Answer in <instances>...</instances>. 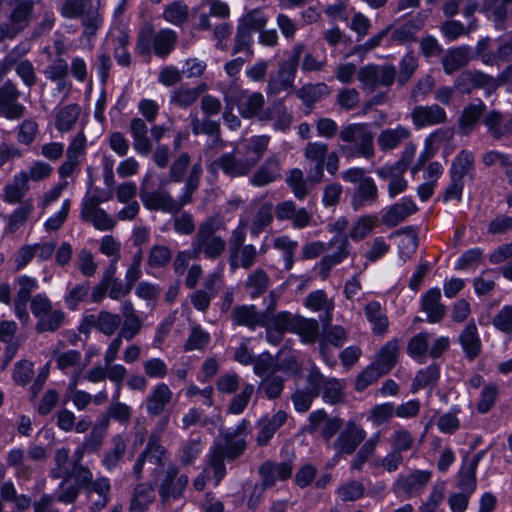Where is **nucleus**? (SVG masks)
Here are the masks:
<instances>
[{
  "mask_svg": "<svg viewBox=\"0 0 512 512\" xmlns=\"http://www.w3.org/2000/svg\"><path fill=\"white\" fill-rule=\"evenodd\" d=\"M440 301L441 291L438 287L430 288L421 296V311L427 314V322L439 323L444 319L446 306Z\"/></svg>",
  "mask_w": 512,
  "mask_h": 512,
  "instance_id": "obj_21",
  "label": "nucleus"
},
{
  "mask_svg": "<svg viewBox=\"0 0 512 512\" xmlns=\"http://www.w3.org/2000/svg\"><path fill=\"white\" fill-rule=\"evenodd\" d=\"M58 11L65 19L81 18L83 36L88 39L95 37L103 25V16L99 8L92 5L87 8V0H63Z\"/></svg>",
  "mask_w": 512,
  "mask_h": 512,
  "instance_id": "obj_6",
  "label": "nucleus"
},
{
  "mask_svg": "<svg viewBox=\"0 0 512 512\" xmlns=\"http://www.w3.org/2000/svg\"><path fill=\"white\" fill-rule=\"evenodd\" d=\"M269 284V277L263 269H256L246 280V288L251 298H257L266 292Z\"/></svg>",
  "mask_w": 512,
  "mask_h": 512,
  "instance_id": "obj_58",
  "label": "nucleus"
},
{
  "mask_svg": "<svg viewBox=\"0 0 512 512\" xmlns=\"http://www.w3.org/2000/svg\"><path fill=\"white\" fill-rule=\"evenodd\" d=\"M477 28V19L468 20V25L465 26L463 23L457 20H446L442 26L441 31L446 39L454 41L464 34H468Z\"/></svg>",
  "mask_w": 512,
  "mask_h": 512,
  "instance_id": "obj_53",
  "label": "nucleus"
},
{
  "mask_svg": "<svg viewBox=\"0 0 512 512\" xmlns=\"http://www.w3.org/2000/svg\"><path fill=\"white\" fill-rule=\"evenodd\" d=\"M88 477L84 482L75 479V483H70L62 493L57 495V501L63 504H74L80 493L84 492L88 498L92 493L98 495V499L89 506L90 512H100L110 501L111 484L107 477H98L93 479L92 471L88 472Z\"/></svg>",
  "mask_w": 512,
  "mask_h": 512,
  "instance_id": "obj_1",
  "label": "nucleus"
},
{
  "mask_svg": "<svg viewBox=\"0 0 512 512\" xmlns=\"http://www.w3.org/2000/svg\"><path fill=\"white\" fill-rule=\"evenodd\" d=\"M429 334L420 332L414 335L407 344V354L418 363H424L429 348Z\"/></svg>",
  "mask_w": 512,
  "mask_h": 512,
  "instance_id": "obj_50",
  "label": "nucleus"
},
{
  "mask_svg": "<svg viewBox=\"0 0 512 512\" xmlns=\"http://www.w3.org/2000/svg\"><path fill=\"white\" fill-rule=\"evenodd\" d=\"M410 136V131L398 125L396 128L382 130L378 136L377 142L382 151L395 149L399 144Z\"/></svg>",
  "mask_w": 512,
  "mask_h": 512,
  "instance_id": "obj_44",
  "label": "nucleus"
},
{
  "mask_svg": "<svg viewBox=\"0 0 512 512\" xmlns=\"http://www.w3.org/2000/svg\"><path fill=\"white\" fill-rule=\"evenodd\" d=\"M339 139L353 144L341 145L339 148L347 158L371 159L374 156V136L365 124L353 123L343 127L339 132Z\"/></svg>",
  "mask_w": 512,
  "mask_h": 512,
  "instance_id": "obj_5",
  "label": "nucleus"
},
{
  "mask_svg": "<svg viewBox=\"0 0 512 512\" xmlns=\"http://www.w3.org/2000/svg\"><path fill=\"white\" fill-rule=\"evenodd\" d=\"M405 234L407 238L402 239L398 245V254L401 260H409L418 248V229L415 226H405L393 232L390 237Z\"/></svg>",
  "mask_w": 512,
  "mask_h": 512,
  "instance_id": "obj_35",
  "label": "nucleus"
},
{
  "mask_svg": "<svg viewBox=\"0 0 512 512\" xmlns=\"http://www.w3.org/2000/svg\"><path fill=\"white\" fill-rule=\"evenodd\" d=\"M74 474L70 450L67 447L57 449L54 455V466L49 470V477L53 480L62 479L58 485L59 493H62L70 483H75Z\"/></svg>",
  "mask_w": 512,
  "mask_h": 512,
  "instance_id": "obj_15",
  "label": "nucleus"
},
{
  "mask_svg": "<svg viewBox=\"0 0 512 512\" xmlns=\"http://www.w3.org/2000/svg\"><path fill=\"white\" fill-rule=\"evenodd\" d=\"M413 123L417 128L444 123L447 120L445 110L438 104L417 106L412 112Z\"/></svg>",
  "mask_w": 512,
  "mask_h": 512,
  "instance_id": "obj_23",
  "label": "nucleus"
},
{
  "mask_svg": "<svg viewBox=\"0 0 512 512\" xmlns=\"http://www.w3.org/2000/svg\"><path fill=\"white\" fill-rule=\"evenodd\" d=\"M395 78L396 68L392 64L382 67L369 64L361 67L358 71V80L361 82L363 88L369 91H374L378 85L390 87L393 85Z\"/></svg>",
  "mask_w": 512,
  "mask_h": 512,
  "instance_id": "obj_11",
  "label": "nucleus"
},
{
  "mask_svg": "<svg viewBox=\"0 0 512 512\" xmlns=\"http://www.w3.org/2000/svg\"><path fill=\"white\" fill-rule=\"evenodd\" d=\"M378 199V187L372 177H367L354 188L351 195V207L354 211H359L375 205Z\"/></svg>",
  "mask_w": 512,
  "mask_h": 512,
  "instance_id": "obj_19",
  "label": "nucleus"
},
{
  "mask_svg": "<svg viewBox=\"0 0 512 512\" xmlns=\"http://www.w3.org/2000/svg\"><path fill=\"white\" fill-rule=\"evenodd\" d=\"M375 172L380 179H389L388 195L391 199L403 193L408 187V182L403 176L405 172L394 170L390 166L385 165L377 168Z\"/></svg>",
  "mask_w": 512,
  "mask_h": 512,
  "instance_id": "obj_29",
  "label": "nucleus"
},
{
  "mask_svg": "<svg viewBox=\"0 0 512 512\" xmlns=\"http://www.w3.org/2000/svg\"><path fill=\"white\" fill-rule=\"evenodd\" d=\"M154 498L152 485L149 483L137 484L130 501V512H145Z\"/></svg>",
  "mask_w": 512,
  "mask_h": 512,
  "instance_id": "obj_41",
  "label": "nucleus"
},
{
  "mask_svg": "<svg viewBox=\"0 0 512 512\" xmlns=\"http://www.w3.org/2000/svg\"><path fill=\"white\" fill-rule=\"evenodd\" d=\"M344 384L335 377H326L321 397L324 403L337 405L345 401Z\"/></svg>",
  "mask_w": 512,
  "mask_h": 512,
  "instance_id": "obj_45",
  "label": "nucleus"
},
{
  "mask_svg": "<svg viewBox=\"0 0 512 512\" xmlns=\"http://www.w3.org/2000/svg\"><path fill=\"white\" fill-rule=\"evenodd\" d=\"M422 25L420 20H408L392 31L391 40L401 44L413 42Z\"/></svg>",
  "mask_w": 512,
  "mask_h": 512,
  "instance_id": "obj_55",
  "label": "nucleus"
},
{
  "mask_svg": "<svg viewBox=\"0 0 512 512\" xmlns=\"http://www.w3.org/2000/svg\"><path fill=\"white\" fill-rule=\"evenodd\" d=\"M113 56L117 64L121 67H129L132 63V56L128 51L130 36L128 32L121 31L114 39Z\"/></svg>",
  "mask_w": 512,
  "mask_h": 512,
  "instance_id": "obj_56",
  "label": "nucleus"
},
{
  "mask_svg": "<svg viewBox=\"0 0 512 512\" xmlns=\"http://www.w3.org/2000/svg\"><path fill=\"white\" fill-rule=\"evenodd\" d=\"M69 73L68 63L64 58L57 57L44 70L47 79L57 82L58 90H62L66 85V78Z\"/></svg>",
  "mask_w": 512,
  "mask_h": 512,
  "instance_id": "obj_54",
  "label": "nucleus"
},
{
  "mask_svg": "<svg viewBox=\"0 0 512 512\" xmlns=\"http://www.w3.org/2000/svg\"><path fill=\"white\" fill-rule=\"evenodd\" d=\"M440 379V365L433 362L427 367L420 369L411 384V391L413 393L424 389L428 386H434Z\"/></svg>",
  "mask_w": 512,
  "mask_h": 512,
  "instance_id": "obj_42",
  "label": "nucleus"
},
{
  "mask_svg": "<svg viewBox=\"0 0 512 512\" xmlns=\"http://www.w3.org/2000/svg\"><path fill=\"white\" fill-rule=\"evenodd\" d=\"M293 333L298 334L303 343L313 344L319 338V323L315 319H306L298 316Z\"/></svg>",
  "mask_w": 512,
  "mask_h": 512,
  "instance_id": "obj_51",
  "label": "nucleus"
},
{
  "mask_svg": "<svg viewBox=\"0 0 512 512\" xmlns=\"http://www.w3.org/2000/svg\"><path fill=\"white\" fill-rule=\"evenodd\" d=\"M268 312L258 311L253 304L236 305L231 312V321L234 326H244L250 330L268 325Z\"/></svg>",
  "mask_w": 512,
  "mask_h": 512,
  "instance_id": "obj_14",
  "label": "nucleus"
},
{
  "mask_svg": "<svg viewBox=\"0 0 512 512\" xmlns=\"http://www.w3.org/2000/svg\"><path fill=\"white\" fill-rule=\"evenodd\" d=\"M343 427L344 419L338 416L331 417L325 409L321 408L309 414L304 430L310 435L318 434L325 443H330Z\"/></svg>",
  "mask_w": 512,
  "mask_h": 512,
  "instance_id": "obj_8",
  "label": "nucleus"
},
{
  "mask_svg": "<svg viewBox=\"0 0 512 512\" xmlns=\"http://www.w3.org/2000/svg\"><path fill=\"white\" fill-rule=\"evenodd\" d=\"M177 33L170 28L155 31L151 24L144 25L137 33L135 52L150 57L153 53L159 59H166L176 48Z\"/></svg>",
  "mask_w": 512,
  "mask_h": 512,
  "instance_id": "obj_2",
  "label": "nucleus"
},
{
  "mask_svg": "<svg viewBox=\"0 0 512 512\" xmlns=\"http://www.w3.org/2000/svg\"><path fill=\"white\" fill-rule=\"evenodd\" d=\"M279 161L270 157L257 169L250 182L257 187L265 186L281 177Z\"/></svg>",
  "mask_w": 512,
  "mask_h": 512,
  "instance_id": "obj_33",
  "label": "nucleus"
},
{
  "mask_svg": "<svg viewBox=\"0 0 512 512\" xmlns=\"http://www.w3.org/2000/svg\"><path fill=\"white\" fill-rule=\"evenodd\" d=\"M141 200L149 210H160L175 214L174 198L167 191L152 192L146 195L141 194Z\"/></svg>",
  "mask_w": 512,
  "mask_h": 512,
  "instance_id": "obj_38",
  "label": "nucleus"
},
{
  "mask_svg": "<svg viewBox=\"0 0 512 512\" xmlns=\"http://www.w3.org/2000/svg\"><path fill=\"white\" fill-rule=\"evenodd\" d=\"M481 5L477 0H447L443 5V14L447 18H452L458 13L467 20H473L476 11L480 12Z\"/></svg>",
  "mask_w": 512,
  "mask_h": 512,
  "instance_id": "obj_37",
  "label": "nucleus"
},
{
  "mask_svg": "<svg viewBox=\"0 0 512 512\" xmlns=\"http://www.w3.org/2000/svg\"><path fill=\"white\" fill-rule=\"evenodd\" d=\"M380 219L377 214H367L358 218L349 232V237L353 241L363 240L370 232L380 225Z\"/></svg>",
  "mask_w": 512,
  "mask_h": 512,
  "instance_id": "obj_47",
  "label": "nucleus"
},
{
  "mask_svg": "<svg viewBox=\"0 0 512 512\" xmlns=\"http://www.w3.org/2000/svg\"><path fill=\"white\" fill-rule=\"evenodd\" d=\"M327 89V85L324 83L313 85L308 84L302 86L297 90L296 96L302 100L305 106L311 110L315 103L318 102L323 94V90Z\"/></svg>",
  "mask_w": 512,
  "mask_h": 512,
  "instance_id": "obj_61",
  "label": "nucleus"
},
{
  "mask_svg": "<svg viewBox=\"0 0 512 512\" xmlns=\"http://www.w3.org/2000/svg\"><path fill=\"white\" fill-rule=\"evenodd\" d=\"M172 260V251L165 245H154L151 247L147 264L151 268H164Z\"/></svg>",
  "mask_w": 512,
  "mask_h": 512,
  "instance_id": "obj_63",
  "label": "nucleus"
},
{
  "mask_svg": "<svg viewBox=\"0 0 512 512\" xmlns=\"http://www.w3.org/2000/svg\"><path fill=\"white\" fill-rule=\"evenodd\" d=\"M247 449L246 439H236L231 435H223V440L215 442L207 455L208 465L213 477L219 483L226 476L225 461L233 462L240 458Z\"/></svg>",
  "mask_w": 512,
  "mask_h": 512,
  "instance_id": "obj_4",
  "label": "nucleus"
},
{
  "mask_svg": "<svg viewBox=\"0 0 512 512\" xmlns=\"http://www.w3.org/2000/svg\"><path fill=\"white\" fill-rule=\"evenodd\" d=\"M381 376H384V374L371 363L357 375L354 389L357 392H363L370 385L376 383Z\"/></svg>",
  "mask_w": 512,
  "mask_h": 512,
  "instance_id": "obj_64",
  "label": "nucleus"
},
{
  "mask_svg": "<svg viewBox=\"0 0 512 512\" xmlns=\"http://www.w3.org/2000/svg\"><path fill=\"white\" fill-rule=\"evenodd\" d=\"M334 246H337L336 252L324 255L318 264L319 276L323 280L329 277L333 267L343 262L350 254V243L347 237H333L328 242V249Z\"/></svg>",
  "mask_w": 512,
  "mask_h": 512,
  "instance_id": "obj_16",
  "label": "nucleus"
},
{
  "mask_svg": "<svg viewBox=\"0 0 512 512\" xmlns=\"http://www.w3.org/2000/svg\"><path fill=\"white\" fill-rule=\"evenodd\" d=\"M486 108V104L481 99H477V103H470L464 107L459 117V127L464 133L468 134L474 130Z\"/></svg>",
  "mask_w": 512,
  "mask_h": 512,
  "instance_id": "obj_36",
  "label": "nucleus"
},
{
  "mask_svg": "<svg viewBox=\"0 0 512 512\" xmlns=\"http://www.w3.org/2000/svg\"><path fill=\"white\" fill-rule=\"evenodd\" d=\"M512 0H482L480 13L492 21L498 31L507 29V20L512 12Z\"/></svg>",
  "mask_w": 512,
  "mask_h": 512,
  "instance_id": "obj_17",
  "label": "nucleus"
},
{
  "mask_svg": "<svg viewBox=\"0 0 512 512\" xmlns=\"http://www.w3.org/2000/svg\"><path fill=\"white\" fill-rule=\"evenodd\" d=\"M211 167L220 169L222 172L232 178L247 175L253 168V162H249L247 157H238L235 153H224L215 159Z\"/></svg>",
  "mask_w": 512,
  "mask_h": 512,
  "instance_id": "obj_18",
  "label": "nucleus"
},
{
  "mask_svg": "<svg viewBox=\"0 0 512 512\" xmlns=\"http://www.w3.org/2000/svg\"><path fill=\"white\" fill-rule=\"evenodd\" d=\"M366 431L354 421H348L333 443L337 455H351L365 440Z\"/></svg>",
  "mask_w": 512,
  "mask_h": 512,
  "instance_id": "obj_12",
  "label": "nucleus"
},
{
  "mask_svg": "<svg viewBox=\"0 0 512 512\" xmlns=\"http://www.w3.org/2000/svg\"><path fill=\"white\" fill-rule=\"evenodd\" d=\"M28 190V175L22 171L14 176L13 184L4 187V201L9 204L22 203Z\"/></svg>",
  "mask_w": 512,
  "mask_h": 512,
  "instance_id": "obj_43",
  "label": "nucleus"
},
{
  "mask_svg": "<svg viewBox=\"0 0 512 512\" xmlns=\"http://www.w3.org/2000/svg\"><path fill=\"white\" fill-rule=\"evenodd\" d=\"M34 4L35 0H20L12 10L7 24L16 35L28 26L33 13Z\"/></svg>",
  "mask_w": 512,
  "mask_h": 512,
  "instance_id": "obj_28",
  "label": "nucleus"
},
{
  "mask_svg": "<svg viewBox=\"0 0 512 512\" xmlns=\"http://www.w3.org/2000/svg\"><path fill=\"white\" fill-rule=\"evenodd\" d=\"M298 316H293L288 311H280L272 316L268 314V325L263 328H272L273 330L286 333V332H294L295 325L297 323Z\"/></svg>",
  "mask_w": 512,
  "mask_h": 512,
  "instance_id": "obj_52",
  "label": "nucleus"
},
{
  "mask_svg": "<svg viewBox=\"0 0 512 512\" xmlns=\"http://www.w3.org/2000/svg\"><path fill=\"white\" fill-rule=\"evenodd\" d=\"M65 313L61 310H51L49 313L38 319L35 330L37 333L55 332L63 324Z\"/></svg>",
  "mask_w": 512,
  "mask_h": 512,
  "instance_id": "obj_59",
  "label": "nucleus"
},
{
  "mask_svg": "<svg viewBox=\"0 0 512 512\" xmlns=\"http://www.w3.org/2000/svg\"><path fill=\"white\" fill-rule=\"evenodd\" d=\"M379 441H380V435H379V433H375L368 440H366L364 442V444L358 450L354 459L351 462L352 470H358V471L362 470L364 464L374 454Z\"/></svg>",
  "mask_w": 512,
  "mask_h": 512,
  "instance_id": "obj_57",
  "label": "nucleus"
},
{
  "mask_svg": "<svg viewBox=\"0 0 512 512\" xmlns=\"http://www.w3.org/2000/svg\"><path fill=\"white\" fill-rule=\"evenodd\" d=\"M206 90L205 84H200L193 88L180 86L172 91L170 96V104L180 108H188L192 106Z\"/></svg>",
  "mask_w": 512,
  "mask_h": 512,
  "instance_id": "obj_40",
  "label": "nucleus"
},
{
  "mask_svg": "<svg viewBox=\"0 0 512 512\" xmlns=\"http://www.w3.org/2000/svg\"><path fill=\"white\" fill-rule=\"evenodd\" d=\"M475 176L474 154L467 149H462L452 160L449 177L461 182H464L465 177H468L469 181L473 182Z\"/></svg>",
  "mask_w": 512,
  "mask_h": 512,
  "instance_id": "obj_20",
  "label": "nucleus"
},
{
  "mask_svg": "<svg viewBox=\"0 0 512 512\" xmlns=\"http://www.w3.org/2000/svg\"><path fill=\"white\" fill-rule=\"evenodd\" d=\"M484 455V450L478 451L467 464V458H465L463 466L458 472L457 486L462 492L468 495H472L477 488V467Z\"/></svg>",
  "mask_w": 512,
  "mask_h": 512,
  "instance_id": "obj_22",
  "label": "nucleus"
},
{
  "mask_svg": "<svg viewBox=\"0 0 512 512\" xmlns=\"http://www.w3.org/2000/svg\"><path fill=\"white\" fill-rule=\"evenodd\" d=\"M122 324V317L119 314L106 310H101L97 314H88L84 316L79 325V331L88 334L90 329H95L105 336L114 335Z\"/></svg>",
  "mask_w": 512,
  "mask_h": 512,
  "instance_id": "obj_10",
  "label": "nucleus"
},
{
  "mask_svg": "<svg viewBox=\"0 0 512 512\" xmlns=\"http://www.w3.org/2000/svg\"><path fill=\"white\" fill-rule=\"evenodd\" d=\"M285 379L279 375H268L260 383L257 394L269 400L279 398L284 390Z\"/></svg>",
  "mask_w": 512,
  "mask_h": 512,
  "instance_id": "obj_49",
  "label": "nucleus"
},
{
  "mask_svg": "<svg viewBox=\"0 0 512 512\" xmlns=\"http://www.w3.org/2000/svg\"><path fill=\"white\" fill-rule=\"evenodd\" d=\"M364 313L366 319L372 325V333L374 335L381 336L387 332L389 320L380 302L371 301L367 303L364 307Z\"/></svg>",
  "mask_w": 512,
  "mask_h": 512,
  "instance_id": "obj_32",
  "label": "nucleus"
},
{
  "mask_svg": "<svg viewBox=\"0 0 512 512\" xmlns=\"http://www.w3.org/2000/svg\"><path fill=\"white\" fill-rule=\"evenodd\" d=\"M459 343L467 360L474 361L479 356L482 344L474 321H470L464 327L459 336Z\"/></svg>",
  "mask_w": 512,
  "mask_h": 512,
  "instance_id": "obj_24",
  "label": "nucleus"
},
{
  "mask_svg": "<svg viewBox=\"0 0 512 512\" xmlns=\"http://www.w3.org/2000/svg\"><path fill=\"white\" fill-rule=\"evenodd\" d=\"M432 473L428 470H415L407 476H400L397 484L408 496L419 494L431 480Z\"/></svg>",
  "mask_w": 512,
  "mask_h": 512,
  "instance_id": "obj_27",
  "label": "nucleus"
},
{
  "mask_svg": "<svg viewBox=\"0 0 512 512\" xmlns=\"http://www.w3.org/2000/svg\"><path fill=\"white\" fill-rule=\"evenodd\" d=\"M304 49V44H296L293 47L291 55L280 63L277 73L271 75L268 80V95H279L283 91L293 89L297 69Z\"/></svg>",
  "mask_w": 512,
  "mask_h": 512,
  "instance_id": "obj_7",
  "label": "nucleus"
},
{
  "mask_svg": "<svg viewBox=\"0 0 512 512\" xmlns=\"http://www.w3.org/2000/svg\"><path fill=\"white\" fill-rule=\"evenodd\" d=\"M172 391L165 383H160L155 386L151 395L148 396L146 402V408L149 415L158 416L160 415L166 405L172 399Z\"/></svg>",
  "mask_w": 512,
  "mask_h": 512,
  "instance_id": "obj_34",
  "label": "nucleus"
},
{
  "mask_svg": "<svg viewBox=\"0 0 512 512\" xmlns=\"http://www.w3.org/2000/svg\"><path fill=\"white\" fill-rule=\"evenodd\" d=\"M222 225L220 217L209 216L198 226L191 243L193 258L197 259L203 254L206 259L216 260L224 253L226 241L216 234Z\"/></svg>",
  "mask_w": 512,
  "mask_h": 512,
  "instance_id": "obj_3",
  "label": "nucleus"
},
{
  "mask_svg": "<svg viewBox=\"0 0 512 512\" xmlns=\"http://www.w3.org/2000/svg\"><path fill=\"white\" fill-rule=\"evenodd\" d=\"M162 17L168 23L175 26H182L188 21L189 7L182 0H174L166 5Z\"/></svg>",
  "mask_w": 512,
  "mask_h": 512,
  "instance_id": "obj_46",
  "label": "nucleus"
},
{
  "mask_svg": "<svg viewBox=\"0 0 512 512\" xmlns=\"http://www.w3.org/2000/svg\"><path fill=\"white\" fill-rule=\"evenodd\" d=\"M417 211L418 207L412 197L405 196L400 201L381 210L380 222L388 228H393Z\"/></svg>",
  "mask_w": 512,
  "mask_h": 512,
  "instance_id": "obj_13",
  "label": "nucleus"
},
{
  "mask_svg": "<svg viewBox=\"0 0 512 512\" xmlns=\"http://www.w3.org/2000/svg\"><path fill=\"white\" fill-rule=\"evenodd\" d=\"M472 50L469 46H460L447 52L442 60L443 69L446 74H453L466 66L473 59Z\"/></svg>",
  "mask_w": 512,
  "mask_h": 512,
  "instance_id": "obj_31",
  "label": "nucleus"
},
{
  "mask_svg": "<svg viewBox=\"0 0 512 512\" xmlns=\"http://www.w3.org/2000/svg\"><path fill=\"white\" fill-rule=\"evenodd\" d=\"M90 290L91 287L89 281L78 283L71 288L68 287L64 296L66 307L71 311L77 310L80 303L88 300Z\"/></svg>",
  "mask_w": 512,
  "mask_h": 512,
  "instance_id": "obj_48",
  "label": "nucleus"
},
{
  "mask_svg": "<svg viewBox=\"0 0 512 512\" xmlns=\"http://www.w3.org/2000/svg\"><path fill=\"white\" fill-rule=\"evenodd\" d=\"M274 248L280 250L283 254L284 269L290 271L294 265V254L298 243L291 240L288 236H280L274 240Z\"/></svg>",
  "mask_w": 512,
  "mask_h": 512,
  "instance_id": "obj_60",
  "label": "nucleus"
},
{
  "mask_svg": "<svg viewBox=\"0 0 512 512\" xmlns=\"http://www.w3.org/2000/svg\"><path fill=\"white\" fill-rule=\"evenodd\" d=\"M112 448L107 450L102 457L101 463L108 470H114L123 460L127 450V439L123 434H116L111 439Z\"/></svg>",
  "mask_w": 512,
  "mask_h": 512,
  "instance_id": "obj_30",
  "label": "nucleus"
},
{
  "mask_svg": "<svg viewBox=\"0 0 512 512\" xmlns=\"http://www.w3.org/2000/svg\"><path fill=\"white\" fill-rule=\"evenodd\" d=\"M81 114V107L77 103H71L62 107L55 116L54 126L57 131L61 133L71 131L79 116Z\"/></svg>",
  "mask_w": 512,
  "mask_h": 512,
  "instance_id": "obj_39",
  "label": "nucleus"
},
{
  "mask_svg": "<svg viewBox=\"0 0 512 512\" xmlns=\"http://www.w3.org/2000/svg\"><path fill=\"white\" fill-rule=\"evenodd\" d=\"M21 96L16 83L6 80L0 86V117L10 121L23 118L26 114V107L18 100Z\"/></svg>",
  "mask_w": 512,
  "mask_h": 512,
  "instance_id": "obj_9",
  "label": "nucleus"
},
{
  "mask_svg": "<svg viewBox=\"0 0 512 512\" xmlns=\"http://www.w3.org/2000/svg\"><path fill=\"white\" fill-rule=\"evenodd\" d=\"M399 357V342L397 338L386 342L379 350L376 359L372 362L384 375L396 366Z\"/></svg>",
  "mask_w": 512,
  "mask_h": 512,
  "instance_id": "obj_26",
  "label": "nucleus"
},
{
  "mask_svg": "<svg viewBox=\"0 0 512 512\" xmlns=\"http://www.w3.org/2000/svg\"><path fill=\"white\" fill-rule=\"evenodd\" d=\"M262 120H274L276 130L287 131L292 123V115L287 111L283 99L273 101L264 111Z\"/></svg>",
  "mask_w": 512,
  "mask_h": 512,
  "instance_id": "obj_25",
  "label": "nucleus"
},
{
  "mask_svg": "<svg viewBox=\"0 0 512 512\" xmlns=\"http://www.w3.org/2000/svg\"><path fill=\"white\" fill-rule=\"evenodd\" d=\"M326 377L322 374L320 369L313 365L305 376L304 390L309 392L315 398H318L323 391Z\"/></svg>",
  "mask_w": 512,
  "mask_h": 512,
  "instance_id": "obj_62",
  "label": "nucleus"
}]
</instances>
